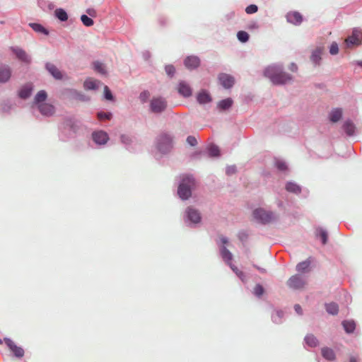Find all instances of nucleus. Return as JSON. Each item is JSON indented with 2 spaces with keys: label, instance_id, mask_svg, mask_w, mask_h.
<instances>
[{
  "label": "nucleus",
  "instance_id": "nucleus-61",
  "mask_svg": "<svg viewBox=\"0 0 362 362\" xmlns=\"http://www.w3.org/2000/svg\"><path fill=\"white\" fill-rule=\"evenodd\" d=\"M2 344V341L0 339V344Z\"/></svg>",
  "mask_w": 362,
  "mask_h": 362
},
{
  "label": "nucleus",
  "instance_id": "nucleus-39",
  "mask_svg": "<svg viewBox=\"0 0 362 362\" xmlns=\"http://www.w3.org/2000/svg\"><path fill=\"white\" fill-rule=\"evenodd\" d=\"M230 267L231 268V269L236 274V275L242 280V281H244L245 280V274L243 272L239 270L238 269V267H236L235 266H234L233 264H230Z\"/></svg>",
  "mask_w": 362,
  "mask_h": 362
},
{
  "label": "nucleus",
  "instance_id": "nucleus-10",
  "mask_svg": "<svg viewBox=\"0 0 362 362\" xmlns=\"http://www.w3.org/2000/svg\"><path fill=\"white\" fill-rule=\"evenodd\" d=\"M200 64V59L197 56H189L185 59V65L189 69L197 68Z\"/></svg>",
  "mask_w": 362,
  "mask_h": 362
},
{
  "label": "nucleus",
  "instance_id": "nucleus-26",
  "mask_svg": "<svg viewBox=\"0 0 362 362\" xmlns=\"http://www.w3.org/2000/svg\"><path fill=\"white\" fill-rule=\"evenodd\" d=\"M342 325L347 333H352L355 330L356 323L354 320H344Z\"/></svg>",
  "mask_w": 362,
  "mask_h": 362
},
{
  "label": "nucleus",
  "instance_id": "nucleus-50",
  "mask_svg": "<svg viewBox=\"0 0 362 362\" xmlns=\"http://www.w3.org/2000/svg\"><path fill=\"white\" fill-rule=\"evenodd\" d=\"M276 167L280 170H285L286 169V165L283 162H277Z\"/></svg>",
  "mask_w": 362,
  "mask_h": 362
},
{
  "label": "nucleus",
  "instance_id": "nucleus-55",
  "mask_svg": "<svg viewBox=\"0 0 362 362\" xmlns=\"http://www.w3.org/2000/svg\"><path fill=\"white\" fill-rule=\"evenodd\" d=\"M291 70L292 71H296L297 70V66L296 64H292L291 66Z\"/></svg>",
  "mask_w": 362,
  "mask_h": 362
},
{
  "label": "nucleus",
  "instance_id": "nucleus-58",
  "mask_svg": "<svg viewBox=\"0 0 362 362\" xmlns=\"http://www.w3.org/2000/svg\"><path fill=\"white\" fill-rule=\"evenodd\" d=\"M87 13H88L89 15L93 16V13H94V11H90V10H88V11H87Z\"/></svg>",
  "mask_w": 362,
  "mask_h": 362
},
{
  "label": "nucleus",
  "instance_id": "nucleus-6",
  "mask_svg": "<svg viewBox=\"0 0 362 362\" xmlns=\"http://www.w3.org/2000/svg\"><path fill=\"white\" fill-rule=\"evenodd\" d=\"M166 108V101L164 98H154L151 102V109L153 112H161Z\"/></svg>",
  "mask_w": 362,
  "mask_h": 362
},
{
  "label": "nucleus",
  "instance_id": "nucleus-36",
  "mask_svg": "<svg viewBox=\"0 0 362 362\" xmlns=\"http://www.w3.org/2000/svg\"><path fill=\"white\" fill-rule=\"evenodd\" d=\"M237 37L239 41L246 42L249 40V35L247 32L241 30L237 33Z\"/></svg>",
  "mask_w": 362,
  "mask_h": 362
},
{
  "label": "nucleus",
  "instance_id": "nucleus-3",
  "mask_svg": "<svg viewBox=\"0 0 362 362\" xmlns=\"http://www.w3.org/2000/svg\"><path fill=\"white\" fill-rule=\"evenodd\" d=\"M287 286L293 290L303 289L307 285V279L300 274L291 276L286 282Z\"/></svg>",
  "mask_w": 362,
  "mask_h": 362
},
{
  "label": "nucleus",
  "instance_id": "nucleus-48",
  "mask_svg": "<svg viewBox=\"0 0 362 362\" xmlns=\"http://www.w3.org/2000/svg\"><path fill=\"white\" fill-rule=\"evenodd\" d=\"M187 142L192 146H194L197 144V139L192 136H189L187 138Z\"/></svg>",
  "mask_w": 362,
  "mask_h": 362
},
{
  "label": "nucleus",
  "instance_id": "nucleus-54",
  "mask_svg": "<svg viewBox=\"0 0 362 362\" xmlns=\"http://www.w3.org/2000/svg\"><path fill=\"white\" fill-rule=\"evenodd\" d=\"M221 241L223 244H226L228 243V239L225 237H221Z\"/></svg>",
  "mask_w": 362,
  "mask_h": 362
},
{
  "label": "nucleus",
  "instance_id": "nucleus-28",
  "mask_svg": "<svg viewBox=\"0 0 362 362\" xmlns=\"http://www.w3.org/2000/svg\"><path fill=\"white\" fill-rule=\"evenodd\" d=\"M325 308L329 314L335 315L339 312V306L335 303H330L325 305Z\"/></svg>",
  "mask_w": 362,
  "mask_h": 362
},
{
  "label": "nucleus",
  "instance_id": "nucleus-21",
  "mask_svg": "<svg viewBox=\"0 0 362 362\" xmlns=\"http://www.w3.org/2000/svg\"><path fill=\"white\" fill-rule=\"evenodd\" d=\"M14 52L18 59L27 64L30 62V58L27 53L21 49H15Z\"/></svg>",
  "mask_w": 362,
  "mask_h": 362
},
{
  "label": "nucleus",
  "instance_id": "nucleus-51",
  "mask_svg": "<svg viewBox=\"0 0 362 362\" xmlns=\"http://www.w3.org/2000/svg\"><path fill=\"white\" fill-rule=\"evenodd\" d=\"M235 172V168L233 166L228 167L226 169V173L228 175H231V174L234 173Z\"/></svg>",
  "mask_w": 362,
  "mask_h": 362
},
{
  "label": "nucleus",
  "instance_id": "nucleus-60",
  "mask_svg": "<svg viewBox=\"0 0 362 362\" xmlns=\"http://www.w3.org/2000/svg\"><path fill=\"white\" fill-rule=\"evenodd\" d=\"M358 64L362 66V62H358Z\"/></svg>",
  "mask_w": 362,
  "mask_h": 362
},
{
  "label": "nucleus",
  "instance_id": "nucleus-31",
  "mask_svg": "<svg viewBox=\"0 0 362 362\" xmlns=\"http://www.w3.org/2000/svg\"><path fill=\"white\" fill-rule=\"evenodd\" d=\"M55 16L62 21H66L68 19L66 12L62 8H57L54 11Z\"/></svg>",
  "mask_w": 362,
  "mask_h": 362
},
{
  "label": "nucleus",
  "instance_id": "nucleus-30",
  "mask_svg": "<svg viewBox=\"0 0 362 362\" xmlns=\"http://www.w3.org/2000/svg\"><path fill=\"white\" fill-rule=\"evenodd\" d=\"M342 115V112L341 109H334L332 110L329 115V119L333 122H338Z\"/></svg>",
  "mask_w": 362,
  "mask_h": 362
},
{
  "label": "nucleus",
  "instance_id": "nucleus-4",
  "mask_svg": "<svg viewBox=\"0 0 362 362\" xmlns=\"http://www.w3.org/2000/svg\"><path fill=\"white\" fill-rule=\"evenodd\" d=\"M254 218L262 223H268L275 219L274 214L262 209H257L253 211Z\"/></svg>",
  "mask_w": 362,
  "mask_h": 362
},
{
  "label": "nucleus",
  "instance_id": "nucleus-1",
  "mask_svg": "<svg viewBox=\"0 0 362 362\" xmlns=\"http://www.w3.org/2000/svg\"><path fill=\"white\" fill-rule=\"evenodd\" d=\"M264 75L269 78L274 84H284L291 80V76L283 72L282 68L277 65L267 67Z\"/></svg>",
  "mask_w": 362,
  "mask_h": 362
},
{
  "label": "nucleus",
  "instance_id": "nucleus-19",
  "mask_svg": "<svg viewBox=\"0 0 362 362\" xmlns=\"http://www.w3.org/2000/svg\"><path fill=\"white\" fill-rule=\"evenodd\" d=\"M360 35L361 33L354 30L352 35L346 40V42L348 45H358L360 43Z\"/></svg>",
  "mask_w": 362,
  "mask_h": 362
},
{
  "label": "nucleus",
  "instance_id": "nucleus-23",
  "mask_svg": "<svg viewBox=\"0 0 362 362\" xmlns=\"http://www.w3.org/2000/svg\"><path fill=\"white\" fill-rule=\"evenodd\" d=\"M100 83V81L93 79V78H88L84 82V88L86 90H95L98 88V85Z\"/></svg>",
  "mask_w": 362,
  "mask_h": 362
},
{
  "label": "nucleus",
  "instance_id": "nucleus-34",
  "mask_svg": "<svg viewBox=\"0 0 362 362\" xmlns=\"http://www.w3.org/2000/svg\"><path fill=\"white\" fill-rule=\"evenodd\" d=\"M286 189L287 191L298 194L300 192V188L295 183L289 182L286 185Z\"/></svg>",
  "mask_w": 362,
  "mask_h": 362
},
{
  "label": "nucleus",
  "instance_id": "nucleus-20",
  "mask_svg": "<svg viewBox=\"0 0 362 362\" xmlns=\"http://www.w3.org/2000/svg\"><path fill=\"white\" fill-rule=\"evenodd\" d=\"M322 356L328 361H334L336 358L334 351L329 347H323L321 349Z\"/></svg>",
  "mask_w": 362,
  "mask_h": 362
},
{
  "label": "nucleus",
  "instance_id": "nucleus-35",
  "mask_svg": "<svg viewBox=\"0 0 362 362\" xmlns=\"http://www.w3.org/2000/svg\"><path fill=\"white\" fill-rule=\"evenodd\" d=\"M93 68H94L95 71H96L97 72H98L100 74H105L106 73L105 66L101 62H95L93 63Z\"/></svg>",
  "mask_w": 362,
  "mask_h": 362
},
{
  "label": "nucleus",
  "instance_id": "nucleus-57",
  "mask_svg": "<svg viewBox=\"0 0 362 362\" xmlns=\"http://www.w3.org/2000/svg\"><path fill=\"white\" fill-rule=\"evenodd\" d=\"M350 362H357V359L355 357H351L350 358Z\"/></svg>",
  "mask_w": 362,
  "mask_h": 362
},
{
  "label": "nucleus",
  "instance_id": "nucleus-37",
  "mask_svg": "<svg viewBox=\"0 0 362 362\" xmlns=\"http://www.w3.org/2000/svg\"><path fill=\"white\" fill-rule=\"evenodd\" d=\"M81 20L83 24L87 27L91 26L94 23L93 21L86 15H82L81 16Z\"/></svg>",
  "mask_w": 362,
  "mask_h": 362
},
{
  "label": "nucleus",
  "instance_id": "nucleus-2",
  "mask_svg": "<svg viewBox=\"0 0 362 362\" xmlns=\"http://www.w3.org/2000/svg\"><path fill=\"white\" fill-rule=\"evenodd\" d=\"M194 185V180L192 177L187 176L182 179L177 191L182 199H187L191 196V188Z\"/></svg>",
  "mask_w": 362,
  "mask_h": 362
},
{
  "label": "nucleus",
  "instance_id": "nucleus-7",
  "mask_svg": "<svg viewBox=\"0 0 362 362\" xmlns=\"http://www.w3.org/2000/svg\"><path fill=\"white\" fill-rule=\"evenodd\" d=\"M4 342L16 357L22 358L24 356V350L23 348L16 345L11 339L5 338Z\"/></svg>",
  "mask_w": 362,
  "mask_h": 362
},
{
  "label": "nucleus",
  "instance_id": "nucleus-5",
  "mask_svg": "<svg viewBox=\"0 0 362 362\" xmlns=\"http://www.w3.org/2000/svg\"><path fill=\"white\" fill-rule=\"evenodd\" d=\"M172 147V138L167 134H161L158 139V148L160 151L165 153Z\"/></svg>",
  "mask_w": 362,
  "mask_h": 362
},
{
  "label": "nucleus",
  "instance_id": "nucleus-42",
  "mask_svg": "<svg viewBox=\"0 0 362 362\" xmlns=\"http://www.w3.org/2000/svg\"><path fill=\"white\" fill-rule=\"evenodd\" d=\"M263 293H264L263 287L259 284L256 285L255 287L254 288V293L257 296H260L263 294Z\"/></svg>",
  "mask_w": 362,
  "mask_h": 362
},
{
  "label": "nucleus",
  "instance_id": "nucleus-13",
  "mask_svg": "<svg viewBox=\"0 0 362 362\" xmlns=\"http://www.w3.org/2000/svg\"><path fill=\"white\" fill-rule=\"evenodd\" d=\"M37 108L40 113L45 116H51L54 112V106L48 103L39 104Z\"/></svg>",
  "mask_w": 362,
  "mask_h": 362
},
{
  "label": "nucleus",
  "instance_id": "nucleus-8",
  "mask_svg": "<svg viewBox=\"0 0 362 362\" xmlns=\"http://www.w3.org/2000/svg\"><path fill=\"white\" fill-rule=\"evenodd\" d=\"M93 141L98 144H105L109 139L108 135L103 131L93 132L92 134Z\"/></svg>",
  "mask_w": 362,
  "mask_h": 362
},
{
  "label": "nucleus",
  "instance_id": "nucleus-12",
  "mask_svg": "<svg viewBox=\"0 0 362 362\" xmlns=\"http://www.w3.org/2000/svg\"><path fill=\"white\" fill-rule=\"evenodd\" d=\"M11 76V69L8 66L4 65L0 67V83L8 81Z\"/></svg>",
  "mask_w": 362,
  "mask_h": 362
},
{
  "label": "nucleus",
  "instance_id": "nucleus-29",
  "mask_svg": "<svg viewBox=\"0 0 362 362\" xmlns=\"http://www.w3.org/2000/svg\"><path fill=\"white\" fill-rule=\"evenodd\" d=\"M343 128L348 135L351 136L354 134L355 126L352 122L346 121L343 125Z\"/></svg>",
  "mask_w": 362,
  "mask_h": 362
},
{
  "label": "nucleus",
  "instance_id": "nucleus-15",
  "mask_svg": "<svg viewBox=\"0 0 362 362\" xmlns=\"http://www.w3.org/2000/svg\"><path fill=\"white\" fill-rule=\"evenodd\" d=\"M311 262H312V261H311L310 258H308L303 262H299L296 265V271L300 273V274L303 273L309 272Z\"/></svg>",
  "mask_w": 362,
  "mask_h": 362
},
{
  "label": "nucleus",
  "instance_id": "nucleus-56",
  "mask_svg": "<svg viewBox=\"0 0 362 362\" xmlns=\"http://www.w3.org/2000/svg\"><path fill=\"white\" fill-rule=\"evenodd\" d=\"M259 271H260L262 273H265L266 272V269H263V268H260V267H258L257 266H255Z\"/></svg>",
  "mask_w": 362,
  "mask_h": 362
},
{
  "label": "nucleus",
  "instance_id": "nucleus-45",
  "mask_svg": "<svg viewBox=\"0 0 362 362\" xmlns=\"http://www.w3.org/2000/svg\"><path fill=\"white\" fill-rule=\"evenodd\" d=\"M329 52L331 54H337L339 52V47L337 43L333 42L329 48Z\"/></svg>",
  "mask_w": 362,
  "mask_h": 362
},
{
  "label": "nucleus",
  "instance_id": "nucleus-27",
  "mask_svg": "<svg viewBox=\"0 0 362 362\" xmlns=\"http://www.w3.org/2000/svg\"><path fill=\"white\" fill-rule=\"evenodd\" d=\"M306 344L310 347H316L318 345V340L313 334H308L305 337Z\"/></svg>",
  "mask_w": 362,
  "mask_h": 362
},
{
  "label": "nucleus",
  "instance_id": "nucleus-22",
  "mask_svg": "<svg viewBox=\"0 0 362 362\" xmlns=\"http://www.w3.org/2000/svg\"><path fill=\"white\" fill-rule=\"evenodd\" d=\"M221 255L224 262H226L228 265L232 264L231 261L233 259V255L225 246H223L221 248Z\"/></svg>",
  "mask_w": 362,
  "mask_h": 362
},
{
  "label": "nucleus",
  "instance_id": "nucleus-43",
  "mask_svg": "<svg viewBox=\"0 0 362 362\" xmlns=\"http://www.w3.org/2000/svg\"><path fill=\"white\" fill-rule=\"evenodd\" d=\"M104 95L105 98L108 100H111L113 98L112 94L107 86L104 87Z\"/></svg>",
  "mask_w": 362,
  "mask_h": 362
},
{
  "label": "nucleus",
  "instance_id": "nucleus-40",
  "mask_svg": "<svg viewBox=\"0 0 362 362\" xmlns=\"http://www.w3.org/2000/svg\"><path fill=\"white\" fill-rule=\"evenodd\" d=\"M258 10V8L256 5L255 4H251L248 6L246 7L245 8V12L247 13V14H252V13H255Z\"/></svg>",
  "mask_w": 362,
  "mask_h": 362
},
{
  "label": "nucleus",
  "instance_id": "nucleus-14",
  "mask_svg": "<svg viewBox=\"0 0 362 362\" xmlns=\"http://www.w3.org/2000/svg\"><path fill=\"white\" fill-rule=\"evenodd\" d=\"M33 86L32 83H26L21 87L18 92V95L22 99L28 98L33 91Z\"/></svg>",
  "mask_w": 362,
  "mask_h": 362
},
{
  "label": "nucleus",
  "instance_id": "nucleus-9",
  "mask_svg": "<svg viewBox=\"0 0 362 362\" xmlns=\"http://www.w3.org/2000/svg\"><path fill=\"white\" fill-rule=\"evenodd\" d=\"M286 19L292 24L300 25L303 21V16L298 11H291L287 13Z\"/></svg>",
  "mask_w": 362,
  "mask_h": 362
},
{
  "label": "nucleus",
  "instance_id": "nucleus-11",
  "mask_svg": "<svg viewBox=\"0 0 362 362\" xmlns=\"http://www.w3.org/2000/svg\"><path fill=\"white\" fill-rule=\"evenodd\" d=\"M218 80L220 81V83L225 88H231L234 84V79L232 76L226 74H221L218 76Z\"/></svg>",
  "mask_w": 362,
  "mask_h": 362
},
{
  "label": "nucleus",
  "instance_id": "nucleus-32",
  "mask_svg": "<svg viewBox=\"0 0 362 362\" xmlns=\"http://www.w3.org/2000/svg\"><path fill=\"white\" fill-rule=\"evenodd\" d=\"M233 100L230 98L224 99L218 103V107L221 110H226L231 107Z\"/></svg>",
  "mask_w": 362,
  "mask_h": 362
},
{
  "label": "nucleus",
  "instance_id": "nucleus-47",
  "mask_svg": "<svg viewBox=\"0 0 362 362\" xmlns=\"http://www.w3.org/2000/svg\"><path fill=\"white\" fill-rule=\"evenodd\" d=\"M319 235L320 238L322 239V242L323 245H325L327 241V233L326 231L323 230H320L319 233Z\"/></svg>",
  "mask_w": 362,
  "mask_h": 362
},
{
  "label": "nucleus",
  "instance_id": "nucleus-38",
  "mask_svg": "<svg viewBox=\"0 0 362 362\" xmlns=\"http://www.w3.org/2000/svg\"><path fill=\"white\" fill-rule=\"evenodd\" d=\"M209 153L211 156H219V148L217 146L211 145L208 148Z\"/></svg>",
  "mask_w": 362,
  "mask_h": 362
},
{
  "label": "nucleus",
  "instance_id": "nucleus-46",
  "mask_svg": "<svg viewBox=\"0 0 362 362\" xmlns=\"http://www.w3.org/2000/svg\"><path fill=\"white\" fill-rule=\"evenodd\" d=\"M165 70L166 74L170 76H173L175 72V69L173 65L166 66Z\"/></svg>",
  "mask_w": 362,
  "mask_h": 362
},
{
  "label": "nucleus",
  "instance_id": "nucleus-25",
  "mask_svg": "<svg viewBox=\"0 0 362 362\" xmlns=\"http://www.w3.org/2000/svg\"><path fill=\"white\" fill-rule=\"evenodd\" d=\"M47 97V95L45 90H40L35 96L33 103L35 105L38 106L39 104L44 103L43 102H45L46 100Z\"/></svg>",
  "mask_w": 362,
  "mask_h": 362
},
{
  "label": "nucleus",
  "instance_id": "nucleus-44",
  "mask_svg": "<svg viewBox=\"0 0 362 362\" xmlns=\"http://www.w3.org/2000/svg\"><path fill=\"white\" fill-rule=\"evenodd\" d=\"M111 117V113L102 112L98 113V117L99 119H110Z\"/></svg>",
  "mask_w": 362,
  "mask_h": 362
},
{
  "label": "nucleus",
  "instance_id": "nucleus-59",
  "mask_svg": "<svg viewBox=\"0 0 362 362\" xmlns=\"http://www.w3.org/2000/svg\"><path fill=\"white\" fill-rule=\"evenodd\" d=\"M250 28H257L255 23H254L252 25H250Z\"/></svg>",
  "mask_w": 362,
  "mask_h": 362
},
{
  "label": "nucleus",
  "instance_id": "nucleus-41",
  "mask_svg": "<svg viewBox=\"0 0 362 362\" xmlns=\"http://www.w3.org/2000/svg\"><path fill=\"white\" fill-rule=\"evenodd\" d=\"M311 59L315 64H318L320 60V52L315 51L311 56Z\"/></svg>",
  "mask_w": 362,
  "mask_h": 362
},
{
  "label": "nucleus",
  "instance_id": "nucleus-24",
  "mask_svg": "<svg viewBox=\"0 0 362 362\" xmlns=\"http://www.w3.org/2000/svg\"><path fill=\"white\" fill-rule=\"evenodd\" d=\"M197 101L201 104H205L211 101L210 95L206 90H202L197 95Z\"/></svg>",
  "mask_w": 362,
  "mask_h": 362
},
{
  "label": "nucleus",
  "instance_id": "nucleus-52",
  "mask_svg": "<svg viewBox=\"0 0 362 362\" xmlns=\"http://www.w3.org/2000/svg\"><path fill=\"white\" fill-rule=\"evenodd\" d=\"M294 309L298 314H299V315L302 314L303 311H302V308L300 305H298V304L295 305Z\"/></svg>",
  "mask_w": 362,
  "mask_h": 362
},
{
  "label": "nucleus",
  "instance_id": "nucleus-53",
  "mask_svg": "<svg viewBox=\"0 0 362 362\" xmlns=\"http://www.w3.org/2000/svg\"><path fill=\"white\" fill-rule=\"evenodd\" d=\"M148 93H142L140 95V98L145 101L146 98L148 97Z\"/></svg>",
  "mask_w": 362,
  "mask_h": 362
},
{
  "label": "nucleus",
  "instance_id": "nucleus-17",
  "mask_svg": "<svg viewBox=\"0 0 362 362\" xmlns=\"http://www.w3.org/2000/svg\"><path fill=\"white\" fill-rule=\"evenodd\" d=\"M46 68L48 71L53 76V77L56 79H62V74L61 71L52 64L47 63L46 64Z\"/></svg>",
  "mask_w": 362,
  "mask_h": 362
},
{
  "label": "nucleus",
  "instance_id": "nucleus-18",
  "mask_svg": "<svg viewBox=\"0 0 362 362\" xmlns=\"http://www.w3.org/2000/svg\"><path fill=\"white\" fill-rule=\"evenodd\" d=\"M178 92L180 95L188 97L192 95V90L189 85L185 82H180L178 86Z\"/></svg>",
  "mask_w": 362,
  "mask_h": 362
},
{
  "label": "nucleus",
  "instance_id": "nucleus-33",
  "mask_svg": "<svg viewBox=\"0 0 362 362\" xmlns=\"http://www.w3.org/2000/svg\"><path fill=\"white\" fill-rule=\"evenodd\" d=\"M30 26L37 33L48 35V31L40 24L30 23Z\"/></svg>",
  "mask_w": 362,
  "mask_h": 362
},
{
  "label": "nucleus",
  "instance_id": "nucleus-49",
  "mask_svg": "<svg viewBox=\"0 0 362 362\" xmlns=\"http://www.w3.org/2000/svg\"><path fill=\"white\" fill-rule=\"evenodd\" d=\"M121 141L124 144H129L131 142V138L128 135H122Z\"/></svg>",
  "mask_w": 362,
  "mask_h": 362
},
{
  "label": "nucleus",
  "instance_id": "nucleus-16",
  "mask_svg": "<svg viewBox=\"0 0 362 362\" xmlns=\"http://www.w3.org/2000/svg\"><path fill=\"white\" fill-rule=\"evenodd\" d=\"M187 217L193 223H199L201 219L200 214L198 211L192 209L188 208L187 211Z\"/></svg>",
  "mask_w": 362,
  "mask_h": 362
}]
</instances>
